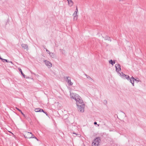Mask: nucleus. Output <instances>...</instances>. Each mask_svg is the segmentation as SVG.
<instances>
[{"label":"nucleus","mask_w":146,"mask_h":146,"mask_svg":"<svg viewBox=\"0 0 146 146\" xmlns=\"http://www.w3.org/2000/svg\"><path fill=\"white\" fill-rule=\"evenodd\" d=\"M134 80H135V81H136L137 82H138L139 81V79L138 80H137L135 79H134Z\"/></svg>","instance_id":"27"},{"label":"nucleus","mask_w":146,"mask_h":146,"mask_svg":"<svg viewBox=\"0 0 146 146\" xmlns=\"http://www.w3.org/2000/svg\"><path fill=\"white\" fill-rule=\"evenodd\" d=\"M105 39H106V40H110V41H111V40L110 39V37H108V36H107V37H106L105 38Z\"/></svg>","instance_id":"19"},{"label":"nucleus","mask_w":146,"mask_h":146,"mask_svg":"<svg viewBox=\"0 0 146 146\" xmlns=\"http://www.w3.org/2000/svg\"><path fill=\"white\" fill-rule=\"evenodd\" d=\"M109 63L112 65H113L115 63V60H114L113 61L112 60H110L109 61Z\"/></svg>","instance_id":"14"},{"label":"nucleus","mask_w":146,"mask_h":146,"mask_svg":"<svg viewBox=\"0 0 146 146\" xmlns=\"http://www.w3.org/2000/svg\"><path fill=\"white\" fill-rule=\"evenodd\" d=\"M134 79H135L134 78L133 76H132V77L129 78V81L131 83L132 85L133 86H134Z\"/></svg>","instance_id":"9"},{"label":"nucleus","mask_w":146,"mask_h":146,"mask_svg":"<svg viewBox=\"0 0 146 146\" xmlns=\"http://www.w3.org/2000/svg\"><path fill=\"white\" fill-rule=\"evenodd\" d=\"M97 123L96 122H95L94 123V124H96Z\"/></svg>","instance_id":"29"},{"label":"nucleus","mask_w":146,"mask_h":146,"mask_svg":"<svg viewBox=\"0 0 146 146\" xmlns=\"http://www.w3.org/2000/svg\"><path fill=\"white\" fill-rule=\"evenodd\" d=\"M74 16V20H76L77 19L78 15H77V13L74 12L73 15Z\"/></svg>","instance_id":"13"},{"label":"nucleus","mask_w":146,"mask_h":146,"mask_svg":"<svg viewBox=\"0 0 146 146\" xmlns=\"http://www.w3.org/2000/svg\"><path fill=\"white\" fill-rule=\"evenodd\" d=\"M44 62L45 63L46 65L47 66L48 68H50L52 66V64L51 63L49 62L48 61L46 60H44Z\"/></svg>","instance_id":"8"},{"label":"nucleus","mask_w":146,"mask_h":146,"mask_svg":"<svg viewBox=\"0 0 146 146\" xmlns=\"http://www.w3.org/2000/svg\"><path fill=\"white\" fill-rule=\"evenodd\" d=\"M43 47H44V49H46V46H43Z\"/></svg>","instance_id":"30"},{"label":"nucleus","mask_w":146,"mask_h":146,"mask_svg":"<svg viewBox=\"0 0 146 146\" xmlns=\"http://www.w3.org/2000/svg\"><path fill=\"white\" fill-rule=\"evenodd\" d=\"M21 45L22 48H23L24 49H28V46L27 44H21Z\"/></svg>","instance_id":"10"},{"label":"nucleus","mask_w":146,"mask_h":146,"mask_svg":"<svg viewBox=\"0 0 146 146\" xmlns=\"http://www.w3.org/2000/svg\"><path fill=\"white\" fill-rule=\"evenodd\" d=\"M74 134H76V135H77V134L76 133H73Z\"/></svg>","instance_id":"33"},{"label":"nucleus","mask_w":146,"mask_h":146,"mask_svg":"<svg viewBox=\"0 0 146 146\" xmlns=\"http://www.w3.org/2000/svg\"><path fill=\"white\" fill-rule=\"evenodd\" d=\"M35 111L36 112H39V108H36L35 109Z\"/></svg>","instance_id":"18"},{"label":"nucleus","mask_w":146,"mask_h":146,"mask_svg":"<svg viewBox=\"0 0 146 146\" xmlns=\"http://www.w3.org/2000/svg\"><path fill=\"white\" fill-rule=\"evenodd\" d=\"M69 5L71 7L73 5L74 3L72 0H67Z\"/></svg>","instance_id":"11"},{"label":"nucleus","mask_w":146,"mask_h":146,"mask_svg":"<svg viewBox=\"0 0 146 146\" xmlns=\"http://www.w3.org/2000/svg\"><path fill=\"white\" fill-rule=\"evenodd\" d=\"M82 104L80 105L79 104H78V106H77L78 107V110L79 111H80L81 112H83L84 111V108L85 107V104Z\"/></svg>","instance_id":"3"},{"label":"nucleus","mask_w":146,"mask_h":146,"mask_svg":"<svg viewBox=\"0 0 146 146\" xmlns=\"http://www.w3.org/2000/svg\"><path fill=\"white\" fill-rule=\"evenodd\" d=\"M32 134L31 132L26 131L25 133L24 134V136L25 138L30 139L31 138V135Z\"/></svg>","instance_id":"5"},{"label":"nucleus","mask_w":146,"mask_h":146,"mask_svg":"<svg viewBox=\"0 0 146 146\" xmlns=\"http://www.w3.org/2000/svg\"><path fill=\"white\" fill-rule=\"evenodd\" d=\"M16 109H17L18 111H19V112H21L22 111L21 110H20L17 107H16Z\"/></svg>","instance_id":"25"},{"label":"nucleus","mask_w":146,"mask_h":146,"mask_svg":"<svg viewBox=\"0 0 146 146\" xmlns=\"http://www.w3.org/2000/svg\"><path fill=\"white\" fill-rule=\"evenodd\" d=\"M49 54L50 56L52 58H54L56 57L55 54L54 53L50 52Z\"/></svg>","instance_id":"12"},{"label":"nucleus","mask_w":146,"mask_h":146,"mask_svg":"<svg viewBox=\"0 0 146 146\" xmlns=\"http://www.w3.org/2000/svg\"><path fill=\"white\" fill-rule=\"evenodd\" d=\"M11 62V63L13 64V62L12 61H10V62Z\"/></svg>","instance_id":"32"},{"label":"nucleus","mask_w":146,"mask_h":146,"mask_svg":"<svg viewBox=\"0 0 146 146\" xmlns=\"http://www.w3.org/2000/svg\"><path fill=\"white\" fill-rule=\"evenodd\" d=\"M70 96L71 98L75 100L77 106H78V104H82L83 103L82 98L78 94L75 93L70 94Z\"/></svg>","instance_id":"1"},{"label":"nucleus","mask_w":146,"mask_h":146,"mask_svg":"<svg viewBox=\"0 0 146 146\" xmlns=\"http://www.w3.org/2000/svg\"><path fill=\"white\" fill-rule=\"evenodd\" d=\"M37 139V141H38V139L37 138V139Z\"/></svg>","instance_id":"34"},{"label":"nucleus","mask_w":146,"mask_h":146,"mask_svg":"<svg viewBox=\"0 0 146 146\" xmlns=\"http://www.w3.org/2000/svg\"><path fill=\"white\" fill-rule=\"evenodd\" d=\"M39 112H44V110L40 108H39Z\"/></svg>","instance_id":"21"},{"label":"nucleus","mask_w":146,"mask_h":146,"mask_svg":"<svg viewBox=\"0 0 146 146\" xmlns=\"http://www.w3.org/2000/svg\"><path fill=\"white\" fill-rule=\"evenodd\" d=\"M116 71L118 73L121 70L120 65L119 64H116L115 65Z\"/></svg>","instance_id":"7"},{"label":"nucleus","mask_w":146,"mask_h":146,"mask_svg":"<svg viewBox=\"0 0 146 146\" xmlns=\"http://www.w3.org/2000/svg\"><path fill=\"white\" fill-rule=\"evenodd\" d=\"M100 140V137H97L94 140V142H93L92 144V146H98L99 143V141Z\"/></svg>","instance_id":"2"},{"label":"nucleus","mask_w":146,"mask_h":146,"mask_svg":"<svg viewBox=\"0 0 146 146\" xmlns=\"http://www.w3.org/2000/svg\"><path fill=\"white\" fill-rule=\"evenodd\" d=\"M19 70L20 72H21V74L23 76V77L24 78H25V75L24 74V73L23 72L21 68H19Z\"/></svg>","instance_id":"15"},{"label":"nucleus","mask_w":146,"mask_h":146,"mask_svg":"<svg viewBox=\"0 0 146 146\" xmlns=\"http://www.w3.org/2000/svg\"><path fill=\"white\" fill-rule=\"evenodd\" d=\"M66 80L68 83V85L70 86L73 85V83L71 82V78L70 77H66Z\"/></svg>","instance_id":"6"},{"label":"nucleus","mask_w":146,"mask_h":146,"mask_svg":"<svg viewBox=\"0 0 146 146\" xmlns=\"http://www.w3.org/2000/svg\"><path fill=\"white\" fill-rule=\"evenodd\" d=\"M78 12V9L77 7H76V10L74 12L75 13H77Z\"/></svg>","instance_id":"26"},{"label":"nucleus","mask_w":146,"mask_h":146,"mask_svg":"<svg viewBox=\"0 0 146 146\" xmlns=\"http://www.w3.org/2000/svg\"><path fill=\"white\" fill-rule=\"evenodd\" d=\"M119 1H121V0H119Z\"/></svg>","instance_id":"35"},{"label":"nucleus","mask_w":146,"mask_h":146,"mask_svg":"<svg viewBox=\"0 0 146 146\" xmlns=\"http://www.w3.org/2000/svg\"><path fill=\"white\" fill-rule=\"evenodd\" d=\"M84 75L85 76H86L87 78L88 79L90 80L94 81V80L91 78L89 76L87 75L86 74H85Z\"/></svg>","instance_id":"16"},{"label":"nucleus","mask_w":146,"mask_h":146,"mask_svg":"<svg viewBox=\"0 0 146 146\" xmlns=\"http://www.w3.org/2000/svg\"><path fill=\"white\" fill-rule=\"evenodd\" d=\"M118 74L119 76H121L122 78L124 79H127V80H129L130 77L128 75L125 74H123V72H121V73L118 72Z\"/></svg>","instance_id":"4"},{"label":"nucleus","mask_w":146,"mask_h":146,"mask_svg":"<svg viewBox=\"0 0 146 146\" xmlns=\"http://www.w3.org/2000/svg\"><path fill=\"white\" fill-rule=\"evenodd\" d=\"M44 113H45V114H46V115H47V116L48 115V113H47V112H45L44 111Z\"/></svg>","instance_id":"28"},{"label":"nucleus","mask_w":146,"mask_h":146,"mask_svg":"<svg viewBox=\"0 0 146 146\" xmlns=\"http://www.w3.org/2000/svg\"><path fill=\"white\" fill-rule=\"evenodd\" d=\"M59 50L60 52L62 53V54H65V51L64 50L62 49H60Z\"/></svg>","instance_id":"17"},{"label":"nucleus","mask_w":146,"mask_h":146,"mask_svg":"<svg viewBox=\"0 0 146 146\" xmlns=\"http://www.w3.org/2000/svg\"><path fill=\"white\" fill-rule=\"evenodd\" d=\"M2 60L3 62H5V61L7 62H9L8 61V60L7 59H3V60Z\"/></svg>","instance_id":"23"},{"label":"nucleus","mask_w":146,"mask_h":146,"mask_svg":"<svg viewBox=\"0 0 146 146\" xmlns=\"http://www.w3.org/2000/svg\"><path fill=\"white\" fill-rule=\"evenodd\" d=\"M31 138H34L36 139H37V138L34 135H33L32 133L31 135Z\"/></svg>","instance_id":"22"},{"label":"nucleus","mask_w":146,"mask_h":146,"mask_svg":"<svg viewBox=\"0 0 146 146\" xmlns=\"http://www.w3.org/2000/svg\"><path fill=\"white\" fill-rule=\"evenodd\" d=\"M104 101H105V102H106V103H107V101H106V100H104Z\"/></svg>","instance_id":"31"},{"label":"nucleus","mask_w":146,"mask_h":146,"mask_svg":"<svg viewBox=\"0 0 146 146\" xmlns=\"http://www.w3.org/2000/svg\"><path fill=\"white\" fill-rule=\"evenodd\" d=\"M21 113L22 114V115L24 116V117L26 118L27 119V118H28V117L27 116H25V114H24L23 112L22 111H21Z\"/></svg>","instance_id":"20"},{"label":"nucleus","mask_w":146,"mask_h":146,"mask_svg":"<svg viewBox=\"0 0 146 146\" xmlns=\"http://www.w3.org/2000/svg\"><path fill=\"white\" fill-rule=\"evenodd\" d=\"M46 52H47V53H48V54H50V51L48 50L47 49H46Z\"/></svg>","instance_id":"24"}]
</instances>
